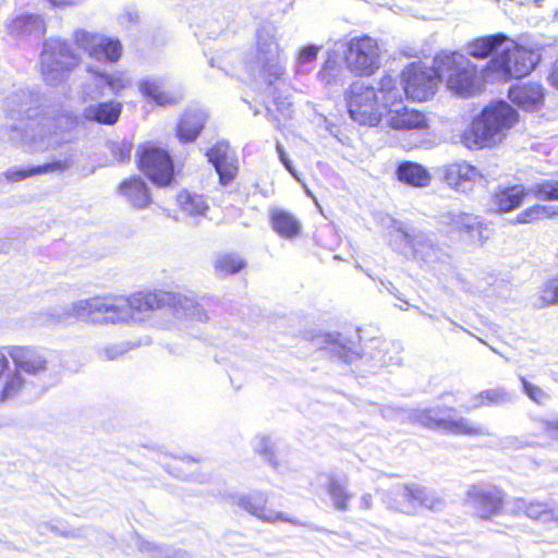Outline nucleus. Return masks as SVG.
<instances>
[{
    "instance_id": "1",
    "label": "nucleus",
    "mask_w": 558,
    "mask_h": 558,
    "mask_svg": "<svg viewBox=\"0 0 558 558\" xmlns=\"http://www.w3.org/2000/svg\"><path fill=\"white\" fill-rule=\"evenodd\" d=\"M170 308L178 317H191L198 320L207 316L203 307L193 299L167 291L138 292L130 298L120 295L94 296L76 301L64 306L57 315L62 322L74 317L81 322L94 324H120L135 322L138 313Z\"/></svg>"
},
{
    "instance_id": "2",
    "label": "nucleus",
    "mask_w": 558,
    "mask_h": 558,
    "mask_svg": "<svg viewBox=\"0 0 558 558\" xmlns=\"http://www.w3.org/2000/svg\"><path fill=\"white\" fill-rule=\"evenodd\" d=\"M4 110L12 118L37 121L35 126L27 125L21 136V144L33 151L54 150L74 138L77 118L62 107L44 105L37 92L23 88L13 92L4 99Z\"/></svg>"
},
{
    "instance_id": "3",
    "label": "nucleus",
    "mask_w": 558,
    "mask_h": 558,
    "mask_svg": "<svg viewBox=\"0 0 558 558\" xmlns=\"http://www.w3.org/2000/svg\"><path fill=\"white\" fill-rule=\"evenodd\" d=\"M517 121L518 112L508 102H492L473 120L462 141L471 149L495 146Z\"/></svg>"
},
{
    "instance_id": "4",
    "label": "nucleus",
    "mask_w": 558,
    "mask_h": 558,
    "mask_svg": "<svg viewBox=\"0 0 558 558\" xmlns=\"http://www.w3.org/2000/svg\"><path fill=\"white\" fill-rule=\"evenodd\" d=\"M434 63L439 77L446 80L453 93L469 96L478 89L476 66L463 53L442 51L435 57Z\"/></svg>"
},
{
    "instance_id": "5",
    "label": "nucleus",
    "mask_w": 558,
    "mask_h": 558,
    "mask_svg": "<svg viewBox=\"0 0 558 558\" xmlns=\"http://www.w3.org/2000/svg\"><path fill=\"white\" fill-rule=\"evenodd\" d=\"M81 63V57L68 40L50 37L40 53L41 75L49 85H58Z\"/></svg>"
},
{
    "instance_id": "6",
    "label": "nucleus",
    "mask_w": 558,
    "mask_h": 558,
    "mask_svg": "<svg viewBox=\"0 0 558 558\" xmlns=\"http://www.w3.org/2000/svg\"><path fill=\"white\" fill-rule=\"evenodd\" d=\"M456 410L448 407H435L425 410H412L409 420L432 429H442L456 435H487L481 425L474 424L469 418L453 416Z\"/></svg>"
},
{
    "instance_id": "7",
    "label": "nucleus",
    "mask_w": 558,
    "mask_h": 558,
    "mask_svg": "<svg viewBox=\"0 0 558 558\" xmlns=\"http://www.w3.org/2000/svg\"><path fill=\"white\" fill-rule=\"evenodd\" d=\"M254 62L269 85L283 76V58L272 25H263L257 29Z\"/></svg>"
},
{
    "instance_id": "8",
    "label": "nucleus",
    "mask_w": 558,
    "mask_h": 558,
    "mask_svg": "<svg viewBox=\"0 0 558 558\" xmlns=\"http://www.w3.org/2000/svg\"><path fill=\"white\" fill-rule=\"evenodd\" d=\"M541 60L536 50L526 49L514 43L509 52L496 54L487 64V71L499 80L520 78L531 73Z\"/></svg>"
},
{
    "instance_id": "9",
    "label": "nucleus",
    "mask_w": 558,
    "mask_h": 558,
    "mask_svg": "<svg viewBox=\"0 0 558 558\" xmlns=\"http://www.w3.org/2000/svg\"><path fill=\"white\" fill-rule=\"evenodd\" d=\"M526 195L539 201H558V180H544L531 184L499 187L493 195V205L498 211L507 213L518 208Z\"/></svg>"
},
{
    "instance_id": "10",
    "label": "nucleus",
    "mask_w": 558,
    "mask_h": 558,
    "mask_svg": "<svg viewBox=\"0 0 558 558\" xmlns=\"http://www.w3.org/2000/svg\"><path fill=\"white\" fill-rule=\"evenodd\" d=\"M465 498L480 520L492 522L495 517L504 513L506 492L490 482L470 485Z\"/></svg>"
},
{
    "instance_id": "11",
    "label": "nucleus",
    "mask_w": 558,
    "mask_h": 558,
    "mask_svg": "<svg viewBox=\"0 0 558 558\" xmlns=\"http://www.w3.org/2000/svg\"><path fill=\"white\" fill-rule=\"evenodd\" d=\"M347 101L350 117L360 124L376 125L384 114L375 88L362 82L350 86Z\"/></svg>"
},
{
    "instance_id": "12",
    "label": "nucleus",
    "mask_w": 558,
    "mask_h": 558,
    "mask_svg": "<svg viewBox=\"0 0 558 558\" xmlns=\"http://www.w3.org/2000/svg\"><path fill=\"white\" fill-rule=\"evenodd\" d=\"M137 163L140 169L159 186L170 184L173 178V162L167 150L151 144L138 147Z\"/></svg>"
},
{
    "instance_id": "13",
    "label": "nucleus",
    "mask_w": 558,
    "mask_h": 558,
    "mask_svg": "<svg viewBox=\"0 0 558 558\" xmlns=\"http://www.w3.org/2000/svg\"><path fill=\"white\" fill-rule=\"evenodd\" d=\"M344 58L351 72L371 75L379 68L377 41L368 36L352 38L348 43Z\"/></svg>"
},
{
    "instance_id": "14",
    "label": "nucleus",
    "mask_w": 558,
    "mask_h": 558,
    "mask_svg": "<svg viewBox=\"0 0 558 558\" xmlns=\"http://www.w3.org/2000/svg\"><path fill=\"white\" fill-rule=\"evenodd\" d=\"M438 71L422 64L412 63L402 72V85L405 96L412 100L424 101L435 94L438 83Z\"/></svg>"
},
{
    "instance_id": "15",
    "label": "nucleus",
    "mask_w": 558,
    "mask_h": 558,
    "mask_svg": "<svg viewBox=\"0 0 558 558\" xmlns=\"http://www.w3.org/2000/svg\"><path fill=\"white\" fill-rule=\"evenodd\" d=\"M73 40L92 59L99 62L112 63L118 61L121 56L122 47L120 41L99 34L76 29L73 33Z\"/></svg>"
},
{
    "instance_id": "16",
    "label": "nucleus",
    "mask_w": 558,
    "mask_h": 558,
    "mask_svg": "<svg viewBox=\"0 0 558 558\" xmlns=\"http://www.w3.org/2000/svg\"><path fill=\"white\" fill-rule=\"evenodd\" d=\"M74 149L68 148L59 158H53L49 162L29 167H12L3 172V177L9 182H20L27 178L46 174L51 172H64L74 163Z\"/></svg>"
},
{
    "instance_id": "17",
    "label": "nucleus",
    "mask_w": 558,
    "mask_h": 558,
    "mask_svg": "<svg viewBox=\"0 0 558 558\" xmlns=\"http://www.w3.org/2000/svg\"><path fill=\"white\" fill-rule=\"evenodd\" d=\"M444 182L459 193L471 192L476 182L482 179L477 168L466 161H457L439 169Z\"/></svg>"
},
{
    "instance_id": "18",
    "label": "nucleus",
    "mask_w": 558,
    "mask_h": 558,
    "mask_svg": "<svg viewBox=\"0 0 558 558\" xmlns=\"http://www.w3.org/2000/svg\"><path fill=\"white\" fill-rule=\"evenodd\" d=\"M208 161L213 163L221 185L230 184L236 177L239 165L234 153L228 142L221 141L207 151Z\"/></svg>"
},
{
    "instance_id": "19",
    "label": "nucleus",
    "mask_w": 558,
    "mask_h": 558,
    "mask_svg": "<svg viewBox=\"0 0 558 558\" xmlns=\"http://www.w3.org/2000/svg\"><path fill=\"white\" fill-rule=\"evenodd\" d=\"M509 513L525 517L543 523L558 521V508L547 502H542L522 497L512 498L509 502Z\"/></svg>"
},
{
    "instance_id": "20",
    "label": "nucleus",
    "mask_w": 558,
    "mask_h": 558,
    "mask_svg": "<svg viewBox=\"0 0 558 558\" xmlns=\"http://www.w3.org/2000/svg\"><path fill=\"white\" fill-rule=\"evenodd\" d=\"M398 232L408 245L411 246L415 257L422 259L424 263L432 265L441 259V251L435 246L429 235L417 231L415 229L398 228Z\"/></svg>"
},
{
    "instance_id": "21",
    "label": "nucleus",
    "mask_w": 558,
    "mask_h": 558,
    "mask_svg": "<svg viewBox=\"0 0 558 558\" xmlns=\"http://www.w3.org/2000/svg\"><path fill=\"white\" fill-rule=\"evenodd\" d=\"M416 486L417 483L398 484L385 493L383 500L388 509L414 515L417 513Z\"/></svg>"
},
{
    "instance_id": "22",
    "label": "nucleus",
    "mask_w": 558,
    "mask_h": 558,
    "mask_svg": "<svg viewBox=\"0 0 558 558\" xmlns=\"http://www.w3.org/2000/svg\"><path fill=\"white\" fill-rule=\"evenodd\" d=\"M15 369L31 376H39L47 369V359L41 352L28 347H12L8 349Z\"/></svg>"
},
{
    "instance_id": "23",
    "label": "nucleus",
    "mask_w": 558,
    "mask_h": 558,
    "mask_svg": "<svg viewBox=\"0 0 558 558\" xmlns=\"http://www.w3.org/2000/svg\"><path fill=\"white\" fill-rule=\"evenodd\" d=\"M232 502L238 505L240 508L256 517L259 520L266 522H275L277 520L290 521L283 517L282 513L268 510L266 508L267 495L262 492H254L246 495H233L231 496Z\"/></svg>"
},
{
    "instance_id": "24",
    "label": "nucleus",
    "mask_w": 558,
    "mask_h": 558,
    "mask_svg": "<svg viewBox=\"0 0 558 558\" xmlns=\"http://www.w3.org/2000/svg\"><path fill=\"white\" fill-rule=\"evenodd\" d=\"M511 47H514V40L502 33H498L480 37L468 43L465 51L475 59H485L494 52H497V54L509 52Z\"/></svg>"
},
{
    "instance_id": "25",
    "label": "nucleus",
    "mask_w": 558,
    "mask_h": 558,
    "mask_svg": "<svg viewBox=\"0 0 558 558\" xmlns=\"http://www.w3.org/2000/svg\"><path fill=\"white\" fill-rule=\"evenodd\" d=\"M5 27L8 35L15 40L39 39L46 33L45 21L37 14L16 16Z\"/></svg>"
},
{
    "instance_id": "26",
    "label": "nucleus",
    "mask_w": 558,
    "mask_h": 558,
    "mask_svg": "<svg viewBox=\"0 0 558 558\" xmlns=\"http://www.w3.org/2000/svg\"><path fill=\"white\" fill-rule=\"evenodd\" d=\"M511 102L526 111H535L544 102V88L537 83H524L510 87L508 93Z\"/></svg>"
},
{
    "instance_id": "27",
    "label": "nucleus",
    "mask_w": 558,
    "mask_h": 558,
    "mask_svg": "<svg viewBox=\"0 0 558 558\" xmlns=\"http://www.w3.org/2000/svg\"><path fill=\"white\" fill-rule=\"evenodd\" d=\"M385 116L386 124L395 130H421L427 126L424 113L415 109H409L403 105L398 108L388 109Z\"/></svg>"
},
{
    "instance_id": "28",
    "label": "nucleus",
    "mask_w": 558,
    "mask_h": 558,
    "mask_svg": "<svg viewBox=\"0 0 558 558\" xmlns=\"http://www.w3.org/2000/svg\"><path fill=\"white\" fill-rule=\"evenodd\" d=\"M207 121V114L202 109L189 110L181 117L177 126V136L181 143L194 142Z\"/></svg>"
},
{
    "instance_id": "29",
    "label": "nucleus",
    "mask_w": 558,
    "mask_h": 558,
    "mask_svg": "<svg viewBox=\"0 0 558 558\" xmlns=\"http://www.w3.org/2000/svg\"><path fill=\"white\" fill-rule=\"evenodd\" d=\"M378 101L380 100V110L387 113L388 109L398 108L402 105L405 96L402 82L397 77L385 75L381 77L378 86Z\"/></svg>"
},
{
    "instance_id": "30",
    "label": "nucleus",
    "mask_w": 558,
    "mask_h": 558,
    "mask_svg": "<svg viewBox=\"0 0 558 558\" xmlns=\"http://www.w3.org/2000/svg\"><path fill=\"white\" fill-rule=\"evenodd\" d=\"M119 193L135 208H146L151 203L149 189L141 177H132L121 182Z\"/></svg>"
},
{
    "instance_id": "31",
    "label": "nucleus",
    "mask_w": 558,
    "mask_h": 558,
    "mask_svg": "<svg viewBox=\"0 0 558 558\" xmlns=\"http://www.w3.org/2000/svg\"><path fill=\"white\" fill-rule=\"evenodd\" d=\"M121 111L122 105L120 102L106 101L87 106L83 110V117L88 121L112 125L119 120Z\"/></svg>"
},
{
    "instance_id": "32",
    "label": "nucleus",
    "mask_w": 558,
    "mask_h": 558,
    "mask_svg": "<svg viewBox=\"0 0 558 558\" xmlns=\"http://www.w3.org/2000/svg\"><path fill=\"white\" fill-rule=\"evenodd\" d=\"M515 393L504 386L485 389L472 397V405L466 410L482 407H497L513 402Z\"/></svg>"
},
{
    "instance_id": "33",
    "label": "nucleus",
    "mask_w": 558,
    "mask_h": 558,
    "mask_svg": "<svg viewBox=\"0 0 558 558\" xmlns=\"http://www.w3.org/2000/svg\"><path fill=\"white\" fill-rule=\"evenodd\" d=\"M396 173L400 182L414 187H426L432 181L428 170L420 163L412 161L401 162Z\"/></svg>"
},
{
    "instance_id": "34",
    "label": "nucleus",
    "mask_w": 558,
    "mask_h": 558,
    "mask_svg": "<svg viewBox=\"0 0 558 558\" xmlns=\"http://www.w3.org/2000/svg\"><path fill=\"white\" fill-rule=\"evenodd\" d=\"M270 221L272 229L284 239H293L301 233L302 225L300 220L293 214L283 209H272Z\"/></svg>"
},
{
    "instance_id": "35",
    "label": "nucleus",
    "mask_w": 558,
    "mask_h": 558,
    "mask_svg": "<svg viewBox=\"0 0 558 558\" xmlns=\"http://www.w3.org/2000/svg\"><path fill=\"white\" fill-rule=\"evenodd\" d=\"M142 94L151 98L157 105L167 106L178 104L182 99L181 94H168L162 90V83L157 78H147L140 85Z\"/></svg>"
},
{
    "instance_id": "36",
    "label": "nucleus",
    "mask_w": 558,
    "mask_h": 558,
    "mask_svg": "<svg viewBox=\"0 0 558 558\" xmlns=\"http://www.w3.org/2000/svg\"><path fill=\"white\" fill-rule=\"evenodd\" d=\"M180 208L189 216H204L208 205L203 195L182 191L177 196Z\"/></svg>"
},
{
    "instance_id": "37",
    "label": "nucleus",
    "mask_w": 558,
    "mask_h": 558,
    "mask_svg": "<svg viewBox=\"0 0 558 558\" xmlns=\"http://www.w3.org/2000/svg\"><path fill=\"white\" fill-rule=\"evenodd\" d=\"M96 87L99 89L100 95H106L109 90L113 94H118L120 90L126 88L130 84V80L124 73H112L106 74L100 73L95 77Z\"/></svg>"
},
{
    "instance_id": "38",
    "label": "nucleus",
    "mask_w": 558,
    "mask_h": 558,
    "mask_svg": "<svg viewBox=\"0 0 558 558\" xmlns=\"http://www.w3.org/2000/svg\"><path fill=\"white\" fill-rule=\"evenodd\" d=\"M416 492V510L422 507L430 511H439L446 505L445 499L433 489L417 484Z\"/></svg>"
},
{
    "instance_id": "39",
    "label": "nucleus",
    "mask_w": 558,
    "mask_h": 558,
    "mask_svg": "<svg viewBox=\"0 0 558 558\" xmlns=\"http://www.w3.org/2000/svg\"><path fill=\"white\" fill-rule=\"evenodd\" d=\"M328 494L332 500L333 507L339 511H345L352 495L349 493L347 485L340 480L331 477L328 484Z\"/></svg>"
},
{
    "instance_id": "40",
    "label": "nucleus",
    "mask_w": 558,
    "mask_h": 558,
    "mask_svg": "<svg viewBox=\"0 0 558 558\" xmlns=\"http://www.w3.org/2000/svg\"><path fill=\"white\" fill-rule=\"evenodd\" d=\"M554 215H556V211L551 206L533 205L521 211L517 216L515 221L518 223H531L536 220L553 217Z\"/></svg>"
},
{
    "instance_id": "41",
    "label": "nucleus",
    "mask_w": 558,
    "mask_h": 558,
    "mask_svg": "<svg viewBox=\"0 0 558 558\" xmlns=\"http://www.w3.org/2000/svg\"><path fill=\"white\" fill-rule=\"evenodd\" d=\"M245 266L244 260L233 254H226L217 258L215 269L220 276L239 272Z\"/></svg>"
},
{
    "instance_id": "42",
    "label": "nucleus",
    "mask_w": 558,
    "mask_h": 558,
    "mask_svg": "<svg viewBox=\"0 0 558 558\" xmlns=\"http://www.w3.org/2000/svg\"><path fill=\"white\" fill-rule=\"evenodd\" d=\"M520 380L522 383L524 393L536 404L545 405L550 400L549 393L543 388L530 383L524 377H520Z\"/></svg>"
},
{
    "instance_id": "43",
    "label": "nucleus",
    "mask_w": 558,
    "mask_h": 558,
    "mask_svg": "<svg viewBox=\"0 0 558 558\" xmlns=\"http://www.w3.org/2000/svg\"><path fill=\"white\" fill-rule=\"evenodd\" d=\"M539 299L544 305L558 303V277L551 278L543 283L539 289Z\"/></svg>"
},
{
    "instance_id": "44",
    "label": "nucleus",
    "mask_w": 558,
    "mask_h": 558,
    "mask_svg": "<svg viewBox=\"0 0 558 558\" xmlns=\"http://www.w3.org/2000/svg\"><path fill=\"white\" fill-rule=\"evenodd\" d=\"M454 223L460 230H464L470 233L472 238H475V235L481 238V222L476 217L468 214H461L457 217Z\"/></svg>"
},
{
    "instance_id": "45",
    "label": "nucleus",
    "mask_w": 558,
    "mask_h": 558,
    "mask_svg": "<svg viewBox=\"0 0 558 558\" xmlns=\"http://www.w3.org/2000/svg\"><path fill=\"white\" fill-rule=\"evenodd\" d=\"M24 379L16 369L10 374L5 380L3 389L1 391V400H7L16 395L23 387Z\"/></svg>"
},
{
    "instance_id": "46",
    "label": "nucleus",
    "mask_w": 558,
    "mask_h": 558,
    "mask_svg": "<svg viewBox=\"0 0 558 558\" xmlns=\"http://www.w3.org/2000/svg\"><path fill=\"white\" fill-rule=\"evenodd\" d=\"M380 351L385 352L381 357V364L384 365H393L400 363V356L398 355L400 351V344L392 341H383L380 344Z\"/></svg>"
},
{
    "instance_id": "47",
    "label": "nucleus",
    "mask_w": 558,
    "mask_h": 558,
    "mask_svg": "<svg viewBox=\"0 0 558 558\" xmlns=\"http://www.w3.org/2000/svg\"><path fill=\"white\" fill-rule=\"evenodd\" d=\"M129 342L110 344L98 350V356L105 361H112L131 350Z\"/></svg>"
},
{
    "instance_id": "48",
    "label": "nucleus",
    "mask_w": 558,
    "mask_h": 558,
    "mask_svg": "<svg viewBox=\"0 0 558 558\" xmlns=\"http://www.w3.org/2000/svg\"><path fill=\"white\" fill-rule=\"evenodd\" d=\"M108 148L118 162H124L130 160L132 144L129 142H111L108 144Z\"/></svg>"
},
{
    "instance_id": "49",
    "label": "nucleus",
    "mask_w": 558,
    "mask_h": 558,
    "mask_svg": "<svg viewBox=\"0 0 558 558\" xmlns=\"http://www.w3.org/2000/svg\"><path fill=\"white\" fill-rule=\"evenodd\" d=\"M539 432L550 439H558V416L535 420Z\"/></svg>"
},
{
    "instance_id": "50",
    "label": "nucleus",
    "mask_w": 558,
    "mask_h": 558,
    "mask_svg": "<svg viewBox=\"0 0 558 558\" xmlns=\"http://www.w3.org/2000/svg\"><path fill=\"white\" fill-rule=\"evenodd\" d=\"M319 49H320L319 46L307 45L300 50L298 59H296L298 72H301L302 68L306 63H310V62H313L316 60Z\"/></svg>"
},
{
    "instance_id": "51",
    "label": "nucleus",
    "mask_w": 558,
    "mask_h": 558,
    "mask_svg": "<svg viewBox=\"0 0 558 558\" xmlns=\"http://www.w3.org/2000/svg\"><path fill=\"white\" fill-rule=\"evenodd\" d=\"M253 447L258 454L263 456L267 461L272 463V444L268 437L257 436L254 439Z\"/></svg>"
},
{
    "instance_id": "52",
    "label": "nucleus",
    "mask_w": 558,
    "mask_h": 558,
    "mask_svg": "<svg viewBox=\"0 0 558 558\" xmlns=\"http://www.w3.org/2000/svg\"><path fill=\"white\" fill-rule=\"evenodd\" d=\"M325 342L330 347V351L335 352L339 357L347 356V344L339 333H328L325 336Z\"/></svg>"
},
{
    "instance_id": "53",
    "label": "nucleus",
    "mask_w": 558,
    "mask_h": 558,
    "mask_svg": "<svg viewBox=\"0 0 558 558\" xmlns=\"http://www.w3.org/2000/svg\"><path fill=\"white\" fill-rule=\"evenodd\" d=\"M276 150L278 153V156H279V159L280 161L282 162V165L284 166V168L293 175L296 178V174H295V170L292 166V162L291 160L288 158L286 151H284V148L283 146L280 144V143H277L276 145Z\"/></svg>"
},
{
    "instance_id": "54",
    "label": "nucleus",
    "mask_w": 558,
    "mask_h": 558,
    "mask_svg": "<svg viewBox=\"0 0 558 558\" xmlns=\"http://www.w3.org/2000/svg\"><path fill=\"white\" fill-rule=\"evenodd\" d=\"M141 549L143 551H150L151 553V556L154 558H163L165 556H162L159 551L160 549L158 548V546L151 544V543H144L141 547Z\"/></svg>"
},
{
    "instance_id": "55",
    "label": "nucleus",
    "mask_w": 558,
    "mask_h": 558,
    "mask_svg": "<svg viewBox=\"0 0 558 558\" xmlns=\"http://www.w3.org/2000/svg\"><path fill=\"white\" fill-rule=\"evenodd\" d=\"M373 507V496L368 493L363 494L360 498V508L368 510Z\"/></svg>"
},
{
    "instance_id": "56",
    "label": "nucleus",
    "mask_w": 558,
    "mask_h": 558,
    "mask_svg": "<svg viewBox=\"0 0 558 558\" xmlns=\"http://www.w3.org/2000/svg\"><path fill=\"white\" fill-rule=\"evenodd\" d=\"M383 286L385 287V289L393 296H396L397 299L403 301L407 305H408V302H405L402 296L400 295L399 293V290L391 283V282H388V284H384Z\"/></svg>"
},
{
    "instance_id": "57",
    "label": "nucleus",
    "mask_w": 558,
    "mask_h": 558,
    "mask_svg": "<svg viewBox=\"0 0 558 558\" xmlns=\"http://www.w3.org/2000/svg\"><path fill=\"white\" fill-rule=\"evenodd\" d=\"M138 21V15L136 12H128L125 15L121 16V23H136Z\"/></svg>"
},
{
    "instance_id": "58",
    "label": "nucleus",
    "mask_w": 558,
    "mask_h": 558,
    "mask_svg": "<svg viewBox=\"0 0 558 558\" xmlns=\"http://www.w3.org/2000/svg\"><path fill=\"white\" fill-rule=\"evenodd\" d=\"M550 82L554 86L558 87V60L554 64L553 71L550 73Z\"/></svg>"
},
{
    "instance_id": "59",
    "label": "nucleus",
    "mask_w": 558,
    "mask_h": 558,
    "mask_svg": "<svg viewBox=\"0 0 558 558\" xmlns=\"http://www.w3.org/2000/svg\"><path fill=\"white\" fill-rule=\"evenodd\" d=\"M518 1L520 3H532L533 2V3L537 4V5H539L543 0H518Z\"/></svg>"
},
{
    "instance_id": "60",
    "label": "nucleus",
    "mask_w": 558,
    "mask_h": 558,
    "mask_svg": "<svg viewBox=\"0 0 558 558\" xmlns=\"http://www.w3.org/2000/svg\"><path fill=\"white\" fill-rule=\"evenodd\" d=\"M181 463H186V464H192L194 465V461L190 460V459H182L181 460Z\"/></svg>"
},
{
    "instance_id": "61",
    "label": "nucleus",
    "mask_w": 558,
    "mask_h": 558,
    "mask_svg": "<svg viewBox=\"0 0 558 558\" xmlns=\"http://www.w3.org/2000/svg\"><path fill=\"white\" fill-rule=\"evenodd\" d=\"M174 476L183 478V480H186L189 477L187 474H182V475L181 474H174Z\"/></svg>"
},
{
    "instance_id": "62",
    "label": "nucleus",
    "mask_w": 558,
    "mask_h": 558,
    "mask_svg": "<svg viewBox=\"0 0 558 558\" xmlns=\"http://www.w3.org/2000/svg\"><path fill=\"white\" fill-rule=\"evenodd\" d=\"M554 21H558V10L554 14Z\"/></svg>"
},
{
    "instance_id": "63",
    "label": "nucleus",
    "mask_w": 558,
    "mask_h": 558,
    "mask_svg": "<svg viewBox=\"0 0 558 558\" xmlns=\"http://www.w3.org/2000/svg\"><path fill=\"white\" fill-rule=\"evenodd\" d=\"M172 468H173V470H178V471L180 470V466L177 464H174Z\"/></svg>"
},
{
    "instance_id": "64",
    "label": "nucleus",
    "mask_w": 558,
    "mask_h": 558,
    "mask_svg": "<svg viewBox=\"0 0 558 558\" xmlns=\"http://www.w3.org/2000/svg\"><path fill=\"white\" fill-rule=\"evenodd\" d=\"M489 348H490V350H492L493 352L498 353V351H497L496 349H494L493 347H489Z\"/></svg>"
}]
</instances>
